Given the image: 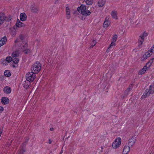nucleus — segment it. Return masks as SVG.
<instances>
[{"label": "nucleus", "mask_w": 154, "mask_h": 154, "mask_svg": "<svg viewBox=\"0 0 154 154\" xmlns=\"http://www.w3.org/2000/svg\"><path fill=\"white\" fill-rule=\"evenodd\" d=\"M78 11L82 15L85 16H87L89 15L91 13L90 11L87 10L86 7V6L83 5H82L81 6L78 8Z\"/></svg>", "instance_id": "7ed1b4c3"}, {"label": "nucleus", "mask_w": 154, "mask_h": 154, "mask_svg": "<svg viewBox=\"0 0 154 154\" xmlns=\"http://www.w3.org/2000/svg\"><path fill=\"white\" fill-rule=\"evenodd\" d=\"M117 37L118 36L116 35H114L113 36L112 39V42L115 43V42L116 40Z\"/></svg>", "instance_id": "bb28decb"}, {"label": "nucleus", "mask_w": 154, "mask_h": 154, "mask_svg": "<svg viewBox=\"0 0 154 154\" xmlns=\"http://www.w3.org/2000/svg\"><path fill=\"white\" fill-rule=\"evenodd\" d=\"M23 85V87L27 89L30 87L31 85V82L26 80L24 81Z\"/></svg>", "instance_id": "ddd939ff"}, {"label": "nucleus", "mask_w": 154, "mask_h": 154, "mask_svg": "<svg viewBox=\"0 0 154 154\" xmlns=\"http://www.w3.org/2000/svg\"><path fill=\"white\" fill-rule=\"evenodd\" d=\"M53 129H54V128H51L50 129V130L51 131H53Z\"/></svg>", "instance_id": "c9c22d12"}, {"label": "nucleus", "mask_w": 154, "mask_h": 154, "mask_svg": "<svg viewBox=\"0 0 154 154\" xmlns=\"http://www.w3.org/2000/svg\"><path fill=\"white\" fill-rule=\"evenodd\" d=\"M105 3L104 0H99L98 2V6L99 7L103 6Z\"/></svg>", "instance_id": "5701e85b"}, {"label": "nucleus", "mask_w": 154, "mask_h": 154, "mask_svg": "<svg viewBox=\"0 0 154 154\" xmlns=\"http://www.w3.org/2000/svg\"><path fill=\"white\" fill-rule=\"evenodd\" d=\"M147 33L144 32L142 33L139 37L138 40V46H140L141 45L144 41V38L147 36Z\"/></svg>", "instance_id": "6e6552de"}, {"label": "nucleus", "mask_w": 154, "mask_h": 154, "mask_svg": "<svg viewBox=\"0 0 154 154\" xmlns=\"http://www.w3.org/2000/svg\"><path fill=\"white\" fill-rule=\"evenodd\" d=\"M48 143L49 144H51V141L50 139H49V142H48Z\"/></svg>", "instance_id": "72a5a7b5"}, {"label": "nucleus", "mask_w": 154, "mask_h": 154, "mask_svg": "<svg viewBox=\"0 0 154 154\" xmlns=\"http://www.w3.org/2000/svg\"><path fill=\"white\" fill-rule=\"evenodd\" d=\"M131 88H128L126 91H125V93L127 92H129L131 90Z\"/></svg>", "instance_id": "473e14b6"}, {"label": "nucleus", "mask_w": 154, "mask_h": 154, "mask_svg": "<svg viewBox=\"0 0 154 154\" xmlns=\"http://www.w3.org/2000/svg\"><path fill=\"white\" fill-rule=\"evenodd\" d=\"M4 92L6 94H10L11 91V89L10 87L8 86H6L3 89Z\"/></svg>", "instance_id": "f8f14e48"}, {"label": "nucleus", "mask_w": 154, "mask_h": 154, "mask_svg": "<svg viewBox=\"0 0 154 154\" xmlns=\"http://www.w3.org/2000/svg\"><path fill=\"white\" fill-rule=\"evenodd\" d=\"M154 93V86L151 85L149 86V88L146 89L144 91L141 98H146L149 97L150 94H153Z\"/></svg>", "instance_id": "20e7f679"}, {"label": "nucleus", "mask_w": 154, "mask_h": 154, "mask_svg": "<svg viewBox=\"0 0 154 154\" xmlns=\"http://www.w3.org/2000/svg\"><path fill=\"white\" fill-rule=\"evenodd\" d=\"M15 43L18 45L20 44L22 51L25 54H27L30 51L29 49L27 48V42L23 35H20L15 41Z\"/></svg>", "instance_id": "f257e3e1"}, {"label": "nucleus", "mask_w": 154, "mask_h": 154, "mask_svg": "<svg viewBox=\"0 0 154 154\" xmlns=\"http://www.w3.org/2000/svg\"><path fill=\"white\" fill-rule=\"evenodd\" d=\"M121 140L119 138H118L115 140L112 145L113 148L116 149L119 146L121 143Z\"/></svg>", "instance_id": "9d476101"}, {"label": "nucleus", "mask_w": 154, "mask_h": 154, "mask_svg": "<svg viewBox=\"0 0 154 154\" xmlns=\"http://www.w3.org/2000/svg\"><path fill=\"white\" fill-rule=\"evenodd\" d=\"M35 77V74L32 71L27 73L26 75V80L30 82H33Z\"/></svg>", "instance_id": "423d86ee"}, {"label": "nucleus", "mask_w": 154, "mask_h": 154, "mask_svg": "<svg viewBox=\"0 0 154 154\" xmlns=\"http://www.w3.org/2000/svg\"><path fill=\"white\" fill-rule=\"evenodd\" d=\"M147 68L146 67V66H144L143 68L140 70L138 74L139 75H142V74L146 72Z\"/></svg>", "instance_id": "4be33fe9"}, {"label": "nucleus", "mask_w": 154, "mask_h": 154, "mask_svg": "<svg viewBox=\"0 0 154 154\" xmlns=\"http://www.w3.org/2000/svg\"><path fill=\"white\" fill-rule=\"evenodd\" d=\"M24 151L25 150L23 148H22L18 151V153L19 154H22L24 152Z\"/></svg>", "instance_id": "7c9ffc66"}, {"label": "nucleus", "mask_w": 154, "mask_h": 154, "mask_svg": "<svg viewBox=\"0 0 154 154\" xmlns=\"http://www.w3.org/2000/svg\"><path fill=\"white\" fill-rule=\"evenodd\" d=\"M134 143L135 141L134 138L130 139L129 140V142L128 143V144L129 145L128 146H132L134 144Z\"/></svg>", "instance_id": "b1692460"}, {"label": "nucleus", "mask_w": 154, "mask_h": 154, "mask_svg": "<svg viewBox=\"0 0 154 154\" xmlns=\"http://www.w3.org/2000/svg\"><path fill=\"white\" fill-rule=\"evenodd\" d=\"M154 63V58H152L150 59L149 61L146 63L145 66H146V67L147 68H149L150 66Z\"/></svg>", "instance_id": "dca6fc26"}, {"label": "nucleus", "mask_w": 154, "mask_h": 154, "mask_svg": "<svg viewBox=\"0 0 154 154\" xmlns=\"http://www.w3.org/2000/svg\"><path fill=\"white\" fill-rule=\"evenodd\" d=\"M84 1L87 5H92L93 2V0H84Z\"/></svg>", "instance_id": "cd10ccee"}, {"label": "nucleus", "mask_w": 154, "mask_h": 154, "mask_svg": "<svg viewBox=\"0 0 154 154\" xmlns=\"http://www.w3.org/2000/svg\"><path fill=\"white\" fill-rule=\"evenodd\" d=\"M31 9L32 12L35 13H37L38 11V9L34 5H32L31 6Z\"/></svg>", "instance_id": "412c9836"}, {"label": "nucleus", "mask_w": 154, "mask_h": 154, "mask_svg": "<svg viewBox=\"0 0 154 154\" xmlns=\"http://www.w3.org/2000/svg\"><path fill=\"white\" fill-rule=\"evenodd\" d=\"M7 39L6 36H4L0 41V47L3 45L7 42Z\"/></svg>", "instance_id": "aec40b11"}, {"label": "nucleus", "mask_w": 154, "mask_h": 154, "mask_svg": "<svg viewBox=\"0 0 154 154\" xmlns=\"http://www.w3.org/2000/svg\"><path fill=\"white\" fill-rule=\"evenodd\" d=\"M16 25L18 27H21L25 26L24 24L20 22L18 19L17 21Z\"/></svg>", "instance_id": "f3484780"}, {"label": "nucleus", "mask_w": 154, "mask_h": 154, "mask_svg": "<svg viewBox=\"0 0 154 154\" xmlns=\"http://www.w3.org/2000/svg\"><path fill=\"white\" fill-rule=\"evenodd\" d=\"M66 17L67 19L69 20L70 18V10L68 7H66Z\"/></svg>", "instance_id": "9b49d317"}, {"label": "nucleus", "mask_w": 154, "mask_h": 154, "mask_svg": "<svg viewBox=\"0 0 154 154\" xmlns=\"http://www.w3.org/2000/svg\"><path fill=\"white\" fill-rule=\"evenodd\" d=\"M4 75L5 76L8 77L11 75L10 72L9 70H6L4 72Z\"/></svg>", "instance_id": "c85d7f7f"}, {"label": "nucleus", "mask_w": 154, "mask_h": 154, "mask_svg": "<svg viewBox=\"0 0 154 154\" xmlns=\"http://www.w3.org/2000/svg\"><path fill=\"white\" fill-rule=\"evenodd\" d=\"M19 54L18 51L14 52L12 54V57H7L6 58V60L8 62V63L12 60L14 64L12 65L13 67L14 68L17 67L18 66V63L19 61L17 57Z\"/></svg>", "instance_id": "f03ea898"}, {"label": "nucleus", "mask_w": 154, "mask_h": 154, "mask_svg": "<svg viewBox=\"0 0 154 154\" xmlns=\"http://www.w3.org/2000/svg\"><path fill=\"white\" fill-rule=\"evenodd\" d=\"M116 44L115 43H113L112 42H111L109 47L107 49V51L108 52L109 51L111 50L112 48Z\"/></svg>", "instance_id": "a878e982"}, {"label": "nucleus", "mask_w": 154, "mask_h": 154, "mask_svg": "<svg viewBox=\"0 0 154 154\" xmlns=\"http://www.w3.org/2000/svg\"><path fill=\"white\" fill-rule=\"evenodd\" d=\"M41 68V64L39 62H36L32 67L31 70L33 72L36 74L40 71Z\"/></svg>", "instance_id": "39448f33"}, {"label": "nucleus", "mask_w": 154, "mask_h": 154, "mask_svg": "<svg viewBox=\"0 0 154 154\" xmlns=\"http://www.w3.org/2000/svg\"><path fill=\"white\" fill-rule=\"evenodd\" d=\"M111 15L113 18L117 19V13L116 11H113L112 12Z\"/></svg>", "instance_id": "393cba45"}, {"label": "nucleus", "mask_w": 154, "mask_h": 154, "mask_svg": "<svg viewBox=\"0 0 154 154\" xmlns=\"http://www.w3.org/2000/svg\"><path fill=\"white\" fill-rule=\"evenodd\" d=\"M96 42L95 41L93 40L91 43V45L90 47V48H92L96 44Z\"/></svg>", "instance_id": "c756f323"}, {"label": "nucleus", "mask_w": 154, "mask_h": 154, "mask_svg": "<svg viewBox=\"0 0 154 154\" xmlns=\"http://www.w3.org/2000/svg\"><path fill=\"white\" fill-rule=\"evenodd\" d=\"M11 16L5 17L4 14L0 13V25L4 23L5 20L9 21L11 20Z\"/></svg>", "instance_id": "0eeeda50"}, {"label": "nucleus", "mask_w": 154, "mask_h": 154, "mask_svg": "<svg viewBox=\"0 0 154 154\" xmlns=\"http://www.w3.org/2000/svg\"><path fill=\"white\" fill-rule=\"evenodd\" d=\"M4 109L3 107L0 106V113L2 112V111H3Z\"/></svg>", "instance_id": "2f4dec72"}, {"label": "nucleus", "mask_w": 154, "mask_h": 154, "mask_svg": "<svg viewBox=\"0 0 154 154\" xmlns=\"http://www.w3.org/2000/svg\"><path fill=\"white\" fill-rule=\"evenodd\" d=\"M153 48H154V45L152 47ZM154 52V49L151 48L150 50L146 52L145 54L143 56V57L141 58L142 60H143L146 59L148 57H150L152 54V53Z\"/></svg>", "instance_id": "1a4fd4ad"}, {"label": "nucleus", "mask_w": 154, "mask_h": 154, "mask_svg": "<svg viewBox=\"0 0 154 154\" xmlns=\"http://www.w3.org/2000/svg\"><path fill=\"white\" fill-rule=\"evenodd\" d=\"M108 20L109 18L108 17H107L106 18L103 24V26L104 28H107L110 24Z\"/></svg>", "instance_id": "4468645a"}, {"label": "nucleus", "mask_w": 154, "mask_h": 154, "mask_svg": "<svg viewBox=\"0 0 154 154\" xmlns=\"http://www.w3.org/2000/svg\"><path fill=\"white\" fill-rule=\"evenodd\" d=\"M63 152V151L62 150L60 152V154H61Z\"/></svg>", "instance_id": "f704fd0d"}, {"label": "nucleus", "mask_w": 154, "mask_h": 154, "mask_svg": "<svg viewBox=\"0 0 154 154\" xmlns=\"http://www.w3.org/2000/svg\"><path fill=\"white\" fill-rule=\"evenodd\" d=\"M9 102L8 99L6 97H2L1 99V102L3 104H7Z\"/></svg>", "instance_id": "a211bd4d"}, {"label": "nucleus", "mask_w": 154, "mask_h": 154, "mask_svg": "<svg viewBox=\"0 0 154 154\" xmlns=\"http://www.w3.org/2000/svg\"><path fill=\"white\" fill-rule=\"evenodd\" d=\"M130 147L129 146H125L124 147L123 151V154H127L130 151Z\"/></svg>", "instance_id": "6ab92c4d"}, {"label": "nucleus", "mask_w": 154, "mask_h": 154, "mask_svg": "<svg viewBox=\"0 0 154 154\" xmlns=\"http://www.w3.org/2000/svg\"><path fill=\"white\" fill-rule=\"evenodd\" d=\"M20 19L22 21H24L26 19V14L24 13H22L20 15Z\"/></svg>", "instance_id": "2eb2a0df"}]
</instances>
